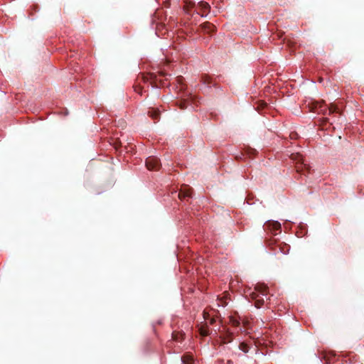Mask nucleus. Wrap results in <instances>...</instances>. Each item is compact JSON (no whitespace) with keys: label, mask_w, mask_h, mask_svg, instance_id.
Here are the masks:
<instances>
[{"label":"nucleus","mask_w":364,"mask_h":364,"mask_svg":"<svg viewBox=\"0 0 364 364\" xmlns=\"http://www.w3.org/2000/svg\"><path fill=\"white\" fill-rule=\"evenodd\" d=\"M245 321H246V323H248L247 319H245Z\"/></svg>","instance_id":"obj_30"},{"label":"nucleus","mask_w":364,"mask_h":364,"mask_svg":"<svg viewBox=\"0 0 364 364\" xmlns=\"http://www.w3.org/2000/svg\"><path fill=\"white\" fill-rule=\"evenodd\" d=\"M137 80L140 82L141 81L144 82H150L151 85H152L154 87H157V82L159 81L161 82V80L158 79L157 76L154 73H149L147 75L141 74V75L138 76Z\"/></svg>","instance_id":"obj_2"},{"label":"nucleus","mask_w":364,"mask_h":364,"mask_svg":"<svg viewBox=\"0 0 364 364\" xmlns=\"http://www.w3.org/2000/svg\"><path fill=\"white\" fill-rule=\"evenodd\" d=\"M197 7L200 9V11L197 13L201 16H206L210 10L209 4L203 1H199L197 4Z\"/></svg>","instance_id":"obj_5"},{"label":"nucleus","mask_w":364,"mask_h":364,"mask_svg":"<svg viewBox=\"0 0 364 364\" xmlns=\"http://www.w3.org/2000/svg\"><path fill=\"white\" fill-rule=\"evenodd\" d=\"M268 287L262 284H257L255 287V292L259 294L261 296H267Z\"/></svg>","instance_id":"obj_9"},{"label":"nucleus","mask_w":364,"mask_h":364,"mask_svg":"<svg viewBox=\"0 0 364 364\" xmlns=\"http://www.w3.org/2000/svg\"><path fill=\"white\" fill-rule=\"evenodd\" d=\"M291 138H295L296 136V134H291Z\"/></svg>","instance_id":"obj_23"},{"label":"nucleus","mask_w":364,"mask_h":364,"mask_svg":"<svg viewBox=\"0 0 364 364\" xmlns=\"http://www.w3.org/2000/svg\"><path fill=\"white\" fill-rule=\"evenodd\" d=\"M182 80V77L181 76H179L178 77V82H181V80Z\"/></svg>","instance_id":"obj_24"},{"label":"nucleus","mask_w":364,"mask_h":364,"mask_svg":"<svg viewBox=\"0 0 364 364\" xmlns=\"http://www.w3.org/2000/svg\"><path fill=\"white\" fill-rule=\"evenodd\" d=\"M179 199L183 200L186 198L192 197V188L188 186H184L179 191L178 195Z\"/></svg>","instance_id":"obj_7"},{"label":"nucleus","mask_w":364,"mask_h":364,"mask_svg":"<svg viewBox=\"0 0 364 364\" xmlns=\"http://www.w3.org/2000/svg\"><path fill=\"white\" fill-rule=\"evenodd\" d=\"M250 297L252 300L255 301V306L256 308L259 309L263 306L264 303L263 296H261L257 292H252L250 294Z\"/></svg>","instance_id":"obj_6"},{"label":"nucleus","mask_w":364,"mask_h":364,"mask_svg":"<svg viewBox=\"0 0 364 364\" xmlns=\"http://www.w3.org/2000/svg\"><path fill=\"white\" fill-rule=\"evenodd\" d=\"M278 247L279 249V250L283 253V254H287L289 251V249H290V247L289 245H288L286 243H281L278 245Z\"/></svg>","instance_id":"obj_15"},{"label":"nucleus","mask_w":364,"mask_h":364,"mask_svg":"<svg viewBox=\"0 0 364 364\" xmlns=\"http://www.w3.org/2000/svg\"><path fill=\"white\" fill-rule=\"evenodd\" d=\"M240 348L245 353L248 352V346L245 343H240Z\"/></svg>","instance_id":"obj_20"},{"label":"nucleus","mask_w":364,"mask_h":364,"mask_svg":"<svg viewBox=\"0 0 364 364\" xmlns=\"http://www.w3.org/2000/svg\"><path fill=\"white\" fill-rule=\"evenodd\" d=\"M202 28L208 33H213L216 31V27L210 22H205L201 25Z\"/></svg>","instance_id":"obj_8"},{"label":"nucleus","mask_w":364,"mask_h":364,"mask_svg":"<svg viewBox=\"0 0 364 364\" xmlns=\"http://www.w3.org/2000/svg\"><path fill=\"white\" fill-rule=\"evenodd\" d=\"M160 75L165 76V75H166V74L165 73H164V72H161L160 73Z\"/></svg>","instance_id":"obj_22"},{"label":"nucleus","mask_w":364,"mask_h":364,"mask_svg":"<svg viewBox=\"0 0 364 364\" xmlns=\"http://www.w3.org/2000/svg\"><path fill=\"white\" fill-rule=\"evenodd\" d=\"M201 79H202V81L203 82V83H205V84L209 85L211 83L210 77L206 75H203L201 77Z\"/></svg>","instance_id":"obj_17"},{"label":"nucleus","mask_w":364,"mask_h":364,"mask_svg":"<svg viewBox=\"0 0 364 364\" xmlns=\"http://www.w3.org/2000/svg\"><path fill=\"white\" fill-rule=\"evenodd\" d=\"M226 299H227L226 296H223V298L220 299L218 305L222 306H225L228 304L226 301Z\"/></svg>","instance_id":"obj_19"},{"label":"nucleus","mask_w":364,"mask_h":364,"mask_svg":"<svg viewBox=\"0 0 364 364\" xmlns=\"http://www.w3.org/2000/svg\"><path fill=\"white\" fill-rule=\"evenodd\" d=\"M198 331L202 336H207L210 333L209 327L206 324H203V323L198 326Z\"/></svg>","instance_id":"obj_10"},{"label":"nucleus","mask_w":364,"mask_h":364,"mask_svg":"<svg viewBox=\"0 0 364 364\" xmlns=\"http://www.w3.org/2000/svg\"><path fill=\"white\" fill-rule=\"evenodd\" d=\"M184 3L183 9L187 13H188L191 9L196 6L195 2H193L191 0H185Z\"/></svg>","instance_id":"obj_12"},{"label":"nucleus","mask_w":364,"mask_h":364,"mask_svg":"<svg viewBox=\"0 0 364 364\" xmlns=\"http://www.w3.org/2000/svg\"><path fill=\"white\" fill-rule=\"evenodd\" d=\"M322 107H323V103L319 105V108L321 109Z\"/></svg>","instance_id":"obj_26"},{"label":"nucleus","mask_w":364,"mask_h":364,"mask_svg":"<svg viewBox=\"0 0 364 364\" xmlns=\"http://www.w3.org/2000/svg\"><path fill=\"white\" fill-rule=\"evenodd\" d=\"M291 159L296 163V169L297 172L304 173V171L309 172L310 167L304 163L303 157L301 155L298 153L292 154L291 155Z\"/></svg>","instance_id":"obj_1"},{"label":"nucleus","mask_w":364,"mask_h":364,"mask_svg":"<svg viewBox=\"0 0 364 364\" xmlns=\"http://www.w3.org/2000/svg\"><path fill=\"white\" fill-rule=\"evenodd\" d=\"M178 106H179L180 109H184L187 108L188 100H184L180 101Z\"/></svg>","instance_id":"obj_16"},{"label":"nucleus","mask_w":364,"mask_h":364,"mask_svg":"<svg viewBox=\"0 0 364 364\" xmlns=\"http://www.w3.org/2000/svg\"><path fill=\"white\" fill-rule=\"evenodd\" d=\"M148 114L155 121L159 120L160 117V112L157 109H151L149 110Z\"/></svg>","instance_id":"obj_11"},{"label":"nucleus","mask_w":364,"mask_h":364,"mask_svg":"<svg viewBox=\"0 0 364 364\" xmlns=\"http://www.w3.org/2000/svg\"><path fill=\"white\" fill-rule=\"evenodd\" d=\"M134 88L136 92L139 93L141 95L143 94V87L140 85H135Z\"/></svg>","instance_id":"obj_18"},{"label":"nucleus","mask_w":364,"mask_h":364,"mask_svg":"<svg viewBox=\"0 0 364 364\" xmlns=\"http://www.w3.org/2000/svg\"><path fill=\"white\" fill-rule=\"evenodd\" d=\"M264 229L274 232L281 230V224L277 221L269 220L264 223Z\"/></svg>","instance_id":"obj_4"},{"label":"nucleus","mask_w":364,"mask_h":364,"mask_svg":"<svg viewBox=\"0 0 364 364\" xmlns=\"http://www.w3.org/2000/svg\"><path fill=\"white\" fill-rule=\"evenodd\" d=\"M210 321V324H212L214 321H215V320H213V319H211Z\"/></svg>","instance_id":"obj_25"},{"label":"nucleus","mask_w":364,"mask_h":364,"mask_svg":"<svg viewBox=\"0 0 364 364\" xmlns=\"http://www.w3.org/2000/svg\"><path fill=\"white\" fill-rule=\"evenodd\" d=\"M228 318L232 319V318H233V317H232V316H230L228 317Z\"/></svg>","instance_id":"obj_27"},{"label":"nucleus","mask_w":364,"mask_h":364,"mask_svg":"<svg viewBox=\"0 0 364 364\" xmlns=\"http://www.w3.org/2000/svg\"><path fill=\"white\" fill-rule=\"evenodd\" d=\"M245 321H246V323H248L247 319H245Z\"/></svg>","instance_id":"obj_29"},{"label":"nucleus","mask_w":364,"mask_h":364,"mask_svg":"<svg viewBox=\"0 0 364 364\" xmlns=\"http://www.w3.org/2000/svg\"><path fill=\"white\" fill-rule=\"evenodd\" d=\"M203 318H206L204 313H203Z\"/></svg>","instance_id":"obj_28"},{"label":"nucleus","mask_w":364,"mask_h":364,"mask_svg":"<svg viewBox=\"0 0 364 364\" xmlns=\"http://www.w3.org/2000/svg\"><path fill=\"white\" fill-rule=\"evenodd\" d=\"M230 321H232V323L234 325H236V324L239 323V321L238 320L234 319V320H230Z\"/></svg>","instance_id":"obj_21"},{"label":"nucleus","mask_w":364,"mask_h":364,"mask_svg":"<svg viewBox=\"0 0 364 364\" xmlns=\"http://www.w3.org/2000/svg\"><path fill=\"white\" fill-rule=\"evenodd\" d=\"M181 361L183 364H192L193 358L191 355H183L181 357Z\"/></svg>","instance_id":"obj_14"},{"label":"nucleus","mask_w":364,"mask_h":364,"mask_svg":"<svg viewBox=\"0 0 364 364\" xmlns=\"http://www.w3.org/2000/svg\"><path fill=\"white\" fill-rule=\"evenodd\" d=\"M146 166L149 170L158 171L161 167L160 160L155 156H149L146 160Z\"/></svg>","instance_id":"obj_3"},{"label":"nucleus","mask_w":364,"mask_h":364,"mask_svg":"<svg viewBox=\"0 0 364 364\" xmlns=\"http://www.w3.org/2000/svg\"><path fill=\"white\" fill-rule=\"evenodd\" d=\"M327 109H328L329 114H331L332 113H339L340 114H341V112H340L339 108L335 104H333V103L330 104L329 106L328 107Z\"/></svg>","instance_id":"obj_13"}]
</instances>
